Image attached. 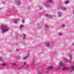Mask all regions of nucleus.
Returning a JSON list of instances; mask_svg holds the SVG:
<instances>
[{"label":"nucleus","instance_id":"obj_22","mask_svg":"<svg viewBox=\"0 0 74 74\" xmlns=\"http://www.w3.org/2000/svg\"><path fill=\"white\" fill-rule=\"evenodd\" d=\"M48 25H46V27L47 28H47H48Z\"/></svg>","mask_w":74,"mask_h":74},{"label":"nucleus","instance_id":"obj_9","mask_svg":"<svg viewBox=\"0 0 74 74\" xmlns=\"http://www.w3.org/2000/svg\"><path fill=\"white\" fill-rule=\"evenodd\" d=\"M16 3L18 5H19L21 4V2L19 1H16Z\"/></svg>","mask_w":74,"mask_h":74},{"label":"nucleus","instance_id":"obj_37","mask_svg":"<svg viewBox=\"0 0 74 74\" xmlns=\"http://www.w3.org/2000/svg\"><path fill=\"white\" fill-rule=\"evenodd\" d=\"M59 8L61 7V6H59Z\"/></svg>","mask_w":74,"mask_h":74},{"label":"nucleus","instance_id":"obj_1","mask_svg":"<svg viewBox=\"0 0 74 74\" xmlns=\"http://www.w3.org/2000/svg\"><path fill=\"white\" fill-rule=\"evenodd\" d=\"M60 67L62 68V70H66L67 71V69H69V70H74V66H73L71 68L70 67H68L66 68L67 66L64 64L63 62H61L60 64Z\"/></svg>","mask_w":74,"mask_h":74},{"label":"nucleus","instance_id":"obj_5","mask_svg":"<svg viewBox=\"0 0 74 74\" xmlns=\"http://www.w3.org/2000/svg\"><path fill=\"white\" fill-rule=\"evenodd\" d=\"M46 16L48 18H51L52 17V16H51L49 14H47L46 15Z\"/></svg>","mask_w":74,"mask_h":74},{"label":"nucleus","instance_id":"obj_24","mask_svg":"<svg viewBox=\"0 0 74 74\" xmlns=\"http://www.w3.org/2000/svg\"><path fill=\"white\" fill-rule=\"evenodd\" d=\"M22 22L23 23L25 22V20H23V21H22Z\"/></svg>","mask_w":74,"mask_h":74},{"label":"nucleus","instance_id":"obj_2","mask_svg":"<svg viewBox=\"0 0 74 74\" xmlns=\"http://www.w3.org/2000/svg\"><path fill=\"white\" fill-rule=\"evenodd\" d=\"M1 29L2 33H4L8 31V28L5 25H2L1 27Z\"/></svg>","mask_w":74,"mask_h":74},{"label":"nucleus","instance_id":"obj_31","mask_svg":"<svg viewBox=\"0 0 74 74\" xmlns=\"http://www.w3.org/2000/svg\"><path fill=\"white\" fill-rule=\"evenodd\" d=\"M73 14L74 15V10L73 11Z\"/></svg>","mask_w":74,"mask_h":74},{"label":"nucleus","instance_id":"obj_30","mask_svg":"<svg viewBox=\"0 0 74 74\" xmlns=\"http://www.w3.org/2000/svg\"><path fill=\"white\" fill-rule=\"evenodd\" d=\"M74 42H73L72 44V45H74Z\"/></svg>","mask_w":74,"mask_h":74},{"label":"nucleus","instance_id":"obj_26","mask_svg":"<svg viewBox=\"0 0 74 74\" xmlns=\"http://www.w3.org/2000/svg\"><path fill=\"white\" fill-rule=\"evenodd\" d=\"M32 62H33V64H34V62H35L34 60H33Z\"/></svg>","mask_w":74,"mask_h":74},{"label":"nucleus","instance_id":"obj_38","mask_svg":"<svg viewBox=\"0 0 74 74\" xmlns=\"http://www.w3.org/2000/svg\"><path fill=\"white\" fill-rule=\"evenodd\" d=\"M1 10V8H0V10Z\"/></svg>","mask_w":74,"mask_h":74},{"label":"nucleus","instance_id":"obj_27","mask_svg":"<svg viewBox=\"0 0 74 74\" xmlns=\"http://www.w3.org/2000/svg\"><path fill=\"white\" fill-rule=\"evenodd\" d=\"M11 14L12 15H15V13H13L12 14Z\"/></svg>","mask_w":74,"mask_h":74},{"label":"nucleus","instance_id":"obj_7","mask_svg":"<svg viewBox=\"0 0 74 74\" xmlns=\"http://www.w3.org/2000/svg\"><path fill=\"white\" fill-rule=\"evenodd\" d=\"M58 14L59 17H60L62 16V12H58Z\"/></svg>","mask_w":74,"mask_h":74},{"label":"nucleus","instance_id":"obj_11","mask_svg":"<svg viewBox=\"0 0 74 74\" xmlns=\"http://www.w3.org/2000/svg\"><path fill=\"white\" fill-rule=\"evenodd\" d=\"M22 36L23 37V39H25V37H26V36L25 35V34H23L22 35Z\"/></svg>","mask_w":74,"mask_h":74},{"label":"nucleus","instance_id":"obj_29","mask_svg":"<svg viewBox=\"0 0 74 74\" xmlns=\"http://www.w3.org/2000/svg\"><path fill=\"white\" fill-rule=\"evenodd\" d=\"M46 6L47 7H49V5H46Z\"/></svg>","mask_w":74,"mask_h":74},{"label":"nucleus","instance_id":"obj_32","mask_svg":"<svg viewBox=\"0 0 74 74\" xmlns=\"http://www.w3.org/2000/svg\"><path fill=\"white\" fill-rule=\"evenodd\" d=\"M18 38L17 37H16L15 38V39H17Z\"/></svg>","mask_w":74,"mask_h":74},{"label":"nucleus","instance_id":"obj_20","mask_svg":"<svg viewBox=\"0 0 74 74\" xmlns=\"http://www.w3.org/2000/svg\"><path fill=\"white\" fill-rule=\"evenodd\" d=\"M19 58H20V56H18L17 57H16V58L17 59Z\"/></svg>","mask_w":74,"mask_h":74},{"label":"nucleus","instance_id":"obj_12","mask_svg":"<svg viewBox=\"0 0 74 74\" xmlns=\"http://www.w3.org/2000/svg\"><path fill=\"white\" fill-rule=\"evenodd\" d=\"M69 1H67L65 2H64V3L65 4H68V3H69Z\"/></svg>","mask_w":74,"mask_h":74},{"label":"nucleus","instance_id":"obj_10","mask_svg":"<svg viewBox=\"0 0 74 74\" xmlns=\"http://www.w3.org/2000/svg\"><path fill=\"white\" fill-rule=\"evenodd\" d=\"M29 54H28V55L26 56V57H24L23 58V59L24 60L25 59H26L27 58V57H28V56H29Z\"/></svg>","mask_w":74,"mask_h":74},{"label":"nucleus","instance_id":"obj_23","mask_svg":"<svg viewBox=\"0 0 74 74\" xmlns=\"http://www.w3.org/2000/svg\"><path fill=\"white\" fill-rule=\"evenodd\" d=\"M62 33H59V36H61V35H62Z\"/></svg>","mask_w":74,"mask_h":74},{"label":"nucleus","instance_id":"obj_3","mask_svg":"<svg viewBox=\"0 0 74 74\" xmlns=\"http://www.w3.org/2000/svg\"><path fill=\"white\" fill-rule=\"evenodd\" d=\"M69 59L68 60L66 59H65V62H68V63H71V60L72 59V56H71V55L70 54H69Z\"/></svg>","mask_w":74,"mask_h":74},{"label":"nucleus","instance_id":"obj_17","mask_svg":"<svg viewBox=\"0 0 74 74\" xmlns=\"http://www.w3.org/2000/svg\"><path fill=\"white\" fill-rule=\"evenodd\" d=\"M63 9L64 11H65V10H66V7L64 8H63Z\"/></svg>","mask_w":74,"mask_h":74},{"label":"nucleus","instance_id":"obj_15","mask_svg":"<svg viewBox=\"0 0 74 74\" xmlns=\"http://www.w3.org/2000/svg\"><path fill=\"white\" fill-rule=\"evenodd\" d=\"M61 26H62V27L64 28V27H65V25H64V24H63Z\"/></svg>","mask_w":74,"mask_h":74},{"label":"nucleus","instance_id":"obj_36","mask_svg":"<svg viewBox=\"0 0 74 74\" xmlns=\"http://www.w3.org/2000/svg\"><path fill=\"white\" fill-rule=\"evenodd\" d=\"M18 51V49H17V51Z\"/></svg>","mask_w":74,"mask_h":74},{"label":"nucleus","instance_id":"obj_14","mask_svg":"<svg viewBox=\"0 0 74 74\" xmlns=\"http://www.w3.org/2000/svg\"><path fill=\"white\" fill-rule=\"evenodd\" d=\"M48 2H49V3H53V1L51 0H48Z\"/></svg>","mask_w":74,"mask_h":74},{"label":"nucleus","instance_id":"obj_8","mask_svg":"<svg viewBox=\"0 0 74 74\" xmlns=\"http://www.w3.org/2000/svg\"><path fill=\"white\" fill-rule=\"evenodd\" d=\"M23 25H21L19 27V28L21 29V30H22V27H23Z\"/></svg>","mask_w":74,"mask_h":74},{"label":"nucleus","instance_id":"obj_34","mask_svg":"<svg viewBox=\"0 0 74 74\" xmlns=\"http://www.w3.org/2000/svg\"><path fill=\"white\" fill-rule=\"evenodd\" d=\"M25 43L24 42H23V44H25Z\"/></svg>","mask_w":74,"mask_h":74},{"label":"nucleus","instance_id":"obj_19","mask_svg":"<svg viewBox=\"0 0 74 74\" xmlns=\"http://www.w3.org/2000/svg\"><path fill=\"white\" fill-rule=\"evenodd\" d=\"M14 23H17V20H15L14 21Z\"/></svg>","mask_w":74,"mask_h":74},{"label":"nucleus","instance_id":"obj_33","mask_svg":"<svg viewBox=\"0 0 74 74\" xmlns=\"http://www.w3.org/2000/svg\"><path fill=\"white\" fill-rule=\"evenodd\" d=\"M24 65H26V63H24Z\"/></svg>","mask_w":74,"mask_h":74},{"label":"nucleus","instance_id":"obj_4","mask_svg":"<svg viewBox=\"0 0 74 74\" xmlns=\"http://www.w3.org/2000/svg\"><path fill=\"white\" fill-rule=\"evenodd\" d=\"M8 64L7 63H5L4 64H2V65H0V67H4L5 66L6 67H8Z\"/></svg>","mask_w":74,"mask_h":74},{"label":"nucleus","instance_id":"obj_13","mask_svg":"<svg viewBox=\"0 0 74 74\" xmlns=\"http://www.w3.org/2000/svg\"><path fill=\"white\" fill-rule=\"evenodd\" d=\"M53 66H50L49 67V69H53Z\"/></svg>","mask_w":74,"mask_h":74},{"label":"nucleus","instance_id":"obj_35","mask_svg":"<svg viewBox=\"0 0 74 74\" xmlns=\"http://www.w3.org/2000/svg\"><path fill=\"white\" fill-rule=\"evenodd\" d=\"M19 21V19H18V20H17V21Z\"/></svg>","mask_w":74,"mask_h":74},{"label":"nucleus","instance_id":"obj_28","mask_svg":"<svg viewBox=\"0 0 74 74\" xmlns=\"http://www.w3.org/2000/svg\"><path fill=\"white\" fill-rule=\"evenodd\" d=\"M27 8L28 9H29V8H30V7H29V6H27Z\"/></svg>","mask_w":74,"mask_h":74},{"label":"nucleus","instance_id":"obj_21","mask_svg":"<svg viewBox=\"0 0 74 74\" xmlns=\"http://www.w3.org/2000/svg\"><path fill=\"white\" fill-rule=\"evenodd\" d=\"M38 74H42V73H41V72H38Z\"/></svg>","mask_w":74,"mask_h":74},{"label":"nucleus","instance_id":"obj_16","mask_svg":"<svg viewBox=\"0 0 74 74\" xmlns=\"http://www.w3.org/2000/svg\"><path fill=\"white\" fill-rule=\"evenodd\" d=\"M12 63H13V66H16V63H15L14 62H13Z\"/></svg>","mask_w":74,"mask_h":74},{"label":"nucleus","instance_id":"obj_6","mask_svg":"<svg viewBox=\"0 0 74 74\" xmlns=\"http://www.w3.org/2000/svg\"><path fill=\"white\" fill-rule=\"evenodd\" d=\"M45 45H46V46H47V47H50V46H51L49 43L48 42L46 43Z\"/></svg>","mask_w":74,"mask_h":74},{"label":"nucleus","instance_id":"obj_18","mask_svg":"<svg viewBox=\"0 0 74 74\" xmlns=\"http://www.w3.org/2000/svg\"><path fill=\"white\" fill-rule=\"evenodd\" d=\"M3 60V58L1 57H0V61H2Z\"/></svg>","mask_w":74,"mask_h":74},{"label":"nucleus","instance_id":"obj_25","mask_svg":"<svg viewBox=\"0 0 74 74\" xmlns=\"http://www.w3.org/2000/svg\"><path fill=\"white\" fill-rule=\"evenodd\" d=\"M2 4H5V2L4 1H3L2 2Z\"/></svg>","mask_w":74,"mask_h":74}]
</instances>
